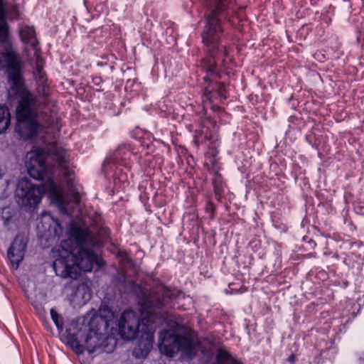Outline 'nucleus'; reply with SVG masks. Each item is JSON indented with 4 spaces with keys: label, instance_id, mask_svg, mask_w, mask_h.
I'll return each instance as SVG.
<instances>
[{
    "label": "nucleus",
    "instance_id": "obj_1",
    "mask_svg": "<svg viewBox=\"0 0 364 364\" xmlns=\"http://www.w3.org/2000/svg\"><path fill=\"white\" fill-rule=\"evenodd\" d=\"M22 62L17 51L10 48L0 53V69L6 68L9 85V97L18 99L16 107V133L23 139L36 136L40 124L37 120L39 104L36 95L25 86L22 75Z\"/></svg>",
    "mask_w": 364,
    "mask_h": 364
},
{
    "label": "nucleus",
    "instance_id": "obj_2",
    "mask_svg": "<svg viewBox=\"0 0 364 364\" xmlns=\"http://www.w3.org/2000/svg\"><path fill=\"white\" fill-rule=\"evenodd\" d=\"M70 232L76 242L71 250L63 246L56 248L58 257L53 262L56 274L64 279H77L81 271H92L94 264L101 265V259L95 252L100 241L87 228L72 223Z\"/></svg>",
    "mask_w": 364,
    "mask_h": 364
},
{
    "label": "nucleus",
    "instance_id": "obj_3",
    "mask_svg": "<svg viewBox=\"0 0 364 364\" xmlns=\"http://www.w3.org/2000/svg\"><path fill=\"white\" fill-rule=\"evenodd\" d=\"M211 11L207 17V24L203 34V41L207 47V55L198 65V70L205 73V82L220 78V66L224 63V46L219 45L222 28L218 18V14L227 9L230 0H203Z\"/></svg>",
    "mask_w": 364,
    "mask_h": 364
},
{
    "label": "nucleus",
    "instance_id": "obj_4",
    "mask_svg": "<svg viewBox=\"0 0 364 364\" xmlns=\"http://www.w3.org/2000/svg\"><path fill=\"white\" fill-rule=\"evenodd\" d=\"M161 292L163 299L157 293L153 292L140 302L141 321L137 314L132 310H126L122 314L118 321V333L122 338L133 340L141 333L143 320L141 307L145 303L151 301V318L156 321L159 320V323H162L167 318L166 314L161 310L166 305V299L172 300L183 296V293L176 288L163 287Z\"/></svg>",
    "mask_w": 364,
    "mask_h": 364
},
{
    "label": "nucleus",
    "instance_id": "obj_5",
    "mask_svg": "<svg viewBox=\"0 0 364 364\" xmlns=\"http://www.w3.org/2000/svg\"><path fill=\"white\" fill-rule=\"evenodd\" d=\"M56 184L52 179H48V184L43 186L33 184L28 178H22L17 185L16 196L17 203L27 210L35 208L40 203L45 191L55 193Z\"/></svg>",
    "mask_w": 364,
    "mask_h": 364
},
{
    "label": "nucleus",
    "instance_id": "obj_6",
    "mask_svg": "<svg viewBox=\"0 0 364 364\" xmlns=\"http://www.w3.org/2000/svg\"><path fill=\"white\" fill-rule=\"evenodd\" d=\"M151 301H149V302L145 303L141 307L143 320L141 335L133 350V355L137 358L146 357L152 349L155 329L154 325L159 324V320L156 321L151 318L152 313Z\"/></svg>",
    "mask_w": 364,
    "mask_h": 364
},
{
    "label": "nucleus",
    "instance_id": "obj_7",
    "mask_svg": "<svg viewBox=\"0 0 364 364\" xmlns=\"http://www.w3.org/2000/svg\"><path fill=\"white\" fill-rule=\"evenodd\" d=\"M26 166L31 177L36 180H43L47 166L45 155L39 150L31 151L26 154Z\"/></svg>",
    "mask_w": 364,
    "mask_h": 364
},
{
    "label": "nucleus",
    "instance_id": "obj_8",
    "mask_svg": "<svg viewBox=\"0 0 364 364\" xmlns=\"http://www.w3.org/2000/svg\"><path fill=\"white\" fill-rule=\"evenodd\" d=\"M27 239L21 234L16 235L7 252L12 267L17 269L24 257Z\"/></svg>",
    "mask_w": 364,
    "mask_h": 364
},
{
    "label": "nucleus",
    "instance_id": "obj_9",
    "mask_svg": "<svg viewBox=\"0 0 364 364\" xmlns=\"http://www.w3.org/2000/svg\"><path fill=\"white\" fill-rule=\"evenodd\" d=\"M104 339L103 334L90 331L85 337L84 346L80 345L77 340L71 341V338H70L69 343L77 353H82L85 348L89 353H92L97 348L102 346Z\"/></svg>",
    "mask_w": 364,
    "mask_h": 364
},
{
    "label": "nucleus",
    "instance_id": "obj_10",
    "mask_svg": "<svg viewBox=\"0 0 364 364\" xmlns=\"http://www.w3.org/2000/svg\"><path fill=\"white\" fill-rule=\"evenodd\" d=\"M159 350L167 357L173 358L180 350L178 335L165 331L160 335Z\"/></svg>",
    "mask_w": 364,
    "mask_h": 364
},
{
    "label": "nucleus",
    "instance_id": "obj_11",
    "mask_svg": "<svg viewBox=\"0 0 364 364\" xmlns=\"http://www.w3.org/2000/svg\"><path fill=\"white\" fill-rule=\"evenodd\" d=\"M41 228L44 232H48L50 235L60 237L63 233V228L58 219L54 218L50 213L43 212L41 214Z\"/></svg>",
    "mask_w": 364,
    "mask_h": 364
},
{
    "label": "nucleus",
    "instance_id": "obj_12",
    "mask_svg": "<svg viewBox=\"0 0 364 364\" xmlns=\"http://www.w3.org/2000/svg\"><path fill=\"white\" fill-rule=\"evenodd\" d=\"M179 352L183 357L188 358H193L197 352L198 341L196 338L191 334L186 333L184 335H178Z\"/></svg>",
    "mask_w": 364,
    "mask_h": 364
},
{
    "label": "nucleus",
    "instance_id": "obj_13",
    "mask_svg": "<svg viewBox=\"0 0 364 364\" xmlns=\"http://www.w3.org/2000/svg\"><path fill=\"white\" fill-rule=\"evenodd\" d=\"M20 38L26 44V50L28 51L29 48L33 51V55L40 54V48L38 41L36 37V32L33 26H23L20 29Z\"/></svg>",
    "mask_w": 364,
    "mask_h": 364
},
{
    "label": "nucleus",
    "instance_id": "obj_14",
    "mask_svg": "<svg viewBox=\"0 0 364 364\" xmlns=\"http://www.w3.org/2000/svg\"><path fill=\"white\" fill-rule=\"evenodd\" d=\"M33 57L36 58V67L33 73L39 85L38 92L46 96L48 95V87L46 85L47 77L46 73L43 70V61L40 54L35 55Z\"/></svg>",
    "mask_w": 364,
    "mask_h": 364
},
{
    "label": "nucleus",
    "instance_id": "obj_15",
    "mask_svg": "<svg viewBox=\"0 0 364 364\" xmlns=\"http://www.w3.org/2000/svg\"><path fill=\"white\" fill-rule=\"evenodd\" d=\"M0 43H6L11 46L9 26L6 21V15L4 11V0H0Z\"/></svg>",
    "mask_w": 364,
    "mask_h": 364
},
{
    "label": "nucleus",
    "instance_id": "obj_16",
    "mask_svg": "<svg viewBox=\"0 0 364 364\" xmlns=\"http://www.w3.org/2000/svg\"><path fill=\"white\" fill-rule=\"evenodd\" d=\"M214 364H243L242 362L232 357L224 349H219L216 354V363Z\"/></svg>",
    "mask_w": 364,
    "mask_h": 364
},
{
    "label": "nucleus",
    "instance_id": "obj_17",
    "mask_svg": "<svg viewBox=\"0 0 364 364\" xmlns=\"http://www.w3.org/2000/svg\"><path fill=\"white\" fill-rule=\"evenodd\" d=\"M11 115L7 107L0 106V134L4 133L9 128Z\"/></svg>",
    "mask_w": 364,
    "mask_h": 364
},
{
    "label": "nucleus",
    "instance_id": "obj_18",
    "mask_svg": "<svg viewBox=\"0 0 364 364\" xmlns=\"http://www.w3.org/2000/svg\"><path fill=\"white\" fill-rule=\"evenodd\" d=\"M53 156L60 167H67L69 163V157L65 150L60 148H56L53 152Z\"/></svg>",
    "mask_w": 364,
    "mask_h": 364
},
{
    "label": "nucleus",
    "instance_id": "obj_19",
    "mask_svg": "<svg viewBox=\"0 0 364 364\" xmlns=\"http://www.w3.org/2000/svg\"><path fill=\"white\" fill-rule=\"evenodd\" d=\"M50 316L57 328L62 331L63 329V319L62 316L54 309H50Z\"/></svg>",
    "mask_w": 364,
    "mask_h": 364
},
{
    "label": "nucleus",
    "instance_id": "obj_20",
    "mask_svg": "<svg viewBox=\"0 0 364 364\" xmlns=\"http://www.w3.org/2000/svg\"><path fill=\"white\" fill-rule=\"evenodd\" d=\"M58 203H59V210L61 214L63 215H68V210L64 207L63 203L61 202V200L60 197H58Z\"/></svg>",
    "mask_w": 364,
    "mask_h": 364
},
{
    "label": "nucleus",
    "instance_id": "obj_21",
    "mask_svg": "<svg viewBox=\"0 0 364 364\" xmlns=\"http://www.w3.org/2000/svg\"><path fill=\"white\" fill-rule=\"evenodd\" d=\"M218 91L219 94L223 97L226 98V96L225 93H223L224 91V85L223 84H218Z\"/></svg>",
    "mask_w": 364,
    "mask_h": 364
},
{
    "label": "nucleus",
    "instance_id": "obj_22",
    "mask_svg": "<svg viewBox=\"0 0 364 364\" xmlns=\"http://www.w3.org/2000/svg\"><path fill=\"white\" fill-rule=\"evenodd\" d=\"M120 150H121V148L119 147L118 150L117 151V154L118 156H121V154H120Z\"/></svg>",
    "mask_w": 364,
    "mask_h": 364
},
{
    "label": "nucleus",
    "instance_id": "obj_23",
    "mask_svg": "<svg viewBox=\"0 0 364 364\" xmlns=\"http://www.w3.org/2000/svg\"><path fill=\"white\" fill-rule=\"evenodd\" d=\"M294 360V355H291L290 357H289V360L290 361H293Z\"/></svg>",
    "mask_w": 364,
    "mask_h": 364
}]
</instances>
